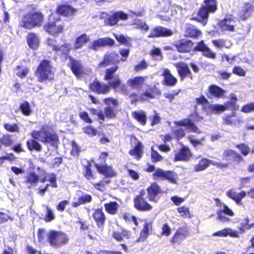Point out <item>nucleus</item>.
<instances>
[{
    "instance_id": "2f4dec72",
    "label": "nucleus",
    "mask_w": 254,
    "mask_h": 254,
    "mask_svg": "<svg viewBox=\"0 0 254 254\" xmlns=\"http://www.w3.org/2000/svg\"><path fill=\"white\" fill-rule=\"evenodd\" d=\"M176 47L179 52H189L191 49L192 43L190 41L182 42L177 44Z\"/></svg>"
},
{
    "instance_id": "c9c22d12",
    "label": "nucleus",
    "mask_w": 254,
    "mask_h": 254,
    "mask_svg": "<svg viewBox=\"0 0 254 254\" xmlns=\"http://www.w3.org/2000/svg\"><path fill=\"white\" fill-rule=\"evenodd\" d=\"M208 111L212 114H219L226 110V106L220 104H211L208 107Z\"/></svg>"
},
{
    "instance_id": "ddd939ff",
    "label": "nucleus",
    "mask_w": 254,
    "mask_h": 254,
    "mask_svg": "<svg viewBox=\"0 0 254 254\" xmlns=\"http://www.w3.org/2000/svg\"><path fill=\"white\" fill-rule=\"evenodd\" d=\"M174 65L177 69V71L182 80L186 77L189 76L192 78L191 73L188 64L184 62L174 63Z\"/></svg>"
},
{
    "instance_id": "9d476101",
    "label": "nucleus",
    "mask_w": 254,
    "mask_h": 254,
    "mask_svg": "<svg viewBox=\"0 0 254 254\" xmlns=\"http://www.w3.org/2000/svg\"><path fill=\"white\" fill-rule=\"evenodd\" d=\"M63 28V24L61 23L59 20L56 21H50L44 26L45 30L52 35H57L62 32Z\"/></svg>"
},
{
    "instance_id": "e2e57ef3",
    "label": "nucleus",
    "mask_w": 254,
    "mask_h": 254,
    "mask_svg": "<svg viewBox=\"0 0 254 254\" xmlns=\"http://www.w3.org/2000/svg\"><path fill=\"white\" fill-rule=\"evenodd\" d=\"M151 156L152 160L154 162L161 161L163 158L162 156L158 153V152L154 150L153 148H152Z\"/></svg>"
},
{
    "instance_id": "49530a36",
    "label": "nucleus",
    "mask_w": 254,
    "mask_h": 254,
    "mask_svg": "<svg viewBox=\"0 0 254 254\" xmlns=\"http://www.w3.org/2000/svg\"><path fill=\"white\" fill-rule=\"evenodd\" d=\"M47 181L50 182L52 187L56 188L57 187L56 176L55 175L51 174L49 176H46L43 178L41 179L40 180L41 183H45Z\"/></svg>"
},
{
    "instance_id": "f8f14e48",
    "label": "nucleus",
    "mask_w": 254,
    "mask_h": 254,
    "mask_svg": "<svg viewBox=\"0 0 254 254\" xmlns=\"http://www.w3.org/2000/svg\"><path fill=\"white\" fill-rule=\"evenodd\" d=\"M114 44L115 41L110 38H99L93 41L89 48L94 51H98L101 47L112 46Z\"/></svg>"
},
{
    "instance_id": "473e14b6",
    "label": "nucleus",
    "mask_w": 254,
    "mask_h": 254,
    "mask_svg": "<svg viewBox=\"0 0 254 254\" xmlns=\"http://www.w3.org/2000/svg\"><path fill=\"white\" fill-rule=\"evenodd\" d=\"M89 41V37L86 34H83L77 37L74 44V48L78 49L81 48L84 45L86 44Z\"/></svg>"
},
{
    "instance_id": "58836bf2",
    "label": "nucleus",
    "mask_w": 254,
    "mask_h": 254,
    "mask_svg": "<svg viewBox=\"0 0 254 254\" xmlns=\"http://www.w3.org/2000/svg\"><path fill=\"white\" fill-rule=\"evenodd\" d=\"M27 145L28 148L30 150H32L33 149L40 151L42 150V146L41 144L36 141V139L33 138L28 140L27 141Z\"/></svg>"
},
{
    "instance_id": "4be33fe9",
    "label": "nucleus",
    "mask_w": 254,
    "mask_h": 254,
    "mask_svg": "<svg viewBox=\"0 0 254 254\" xmlns=\"http://www.w3.org/2000/svg\"><path fill=\"white\" fill-rule=\"evenodd\" d=\"M191 156V154L190 149L188 147H183L180 149L179 152L175 154V161H186L189 160Z\"/></svg>"
},
{
    "instance_id": "b1692460",
    "label": "nucleus",
    "mask_w": 254,
    "mask_h": 254,
    "mask_svg": "<svg viewBox=\"0 0 254 254\" xmlns=\"http://www.w3.org/2000/svg\"><path fill=\"white\" fill-rule=\"evenodd\" d=\"M131 104H135L137 101H145L149 98H153V96L149 92H146L142 95H138L136 93L131 94L129 96Z\"/></svg>"
},
{
    "instance_id": "f704fd0d",
    "label": "nucleus",
    "mask_w": 254,
    "mask_h": 254,
    "mask_svg": "<svg viewBox=\"0 0 254 254\" xmlns=\"http://www.w3.org/2000/svg\"><path fill=\"white\" fill-rule=\"evenodd\" d=\"M91 200V195L85 194L79 197L77 201L73 202L72 203V205L73 207H76L84 203L90 202Z\"/></svg>"
},
{
    "instance_id": "8fccbe9b",
    "label": "nucleus",
    "mask_w": 254,
    "mask_h": 254,
    "mask_svg": "<svg viewBox=\"0 0 254 254\" xmlns=\"http://www.w3.org/2000/svg\"><path fill=\"white\" fill-rule=\"evenodd\" d=\"M20 109L23 114L25 116H29L31 113L32 111L30 108V104L27 101H25L20 105Z\"/></svg>"
},
{
    "instance_id": "5fc2aeb1",
    "label": "nucleus",
    "mask_w": 254,
    "mask_h": 254,
    "mask_svg": "<svg viewBox=\"0 0 254 254\" xmlns=\"http://www.w3.org/2000/svg\"><path fill=\"white\" fill-rule=\"evenodd\" d=\"M241 111L244 113L254 112V102L244 105L241 109Z\"/></svg>"
},
{
    "instance_id": "9b49d317",
    "label": "nucleus",
    "mask_w": 254,
    "mask_h": 254,
    "mask_svg": "<svg viewBox=\"0 0 254 254\" xmlns=\"http://www.w3.org/2000/svg\"><path fill=\"white\" fill-rule=\"evenodd\" d=\"M173 33V31L170 29L161 26H157L150 30L148 37H168L172 36Z\"/></svg>"
},
{
    "instance_id": "ea45409f",
    "label": "nucleus",
    "mask_w": 254,
    "mask_h": 254,
    "mask_svg": "<svg viewBox=\"0 0 254 254\" xmlns=\"http://www.w3.org/2000/svg\"><path fill=\"white\" fill-rule=\"evenodd\" d=\"M38 181L39 178L38 176L34 173H31L26 177V181L25 183L30 185L28 187L30 188L32 186L36 185Z\"/></svg>"
},
{
    "instance_id": "c756f323",
    "label": "nucleus",
    "mask_w": 254,
    "mask_h": 254,
    "mask_svg": "<svg viewBox=\"0 0 254 254\" xmlns=\"http://www.w3.org/2000/svg\"><path fill=\"white\" fill-rule=\"evenodd\" d=\"M104 207L106 212L112 215L116 214L119 208V204L116 201H110L104 204Z\"/></svg>"
},
{
    "instance_id": "de8ad7c7",
    "label": "nucleus",
    "mask_w": 254,
    "mask_h": 254,
    "mask_svg": "<svg viewBox=\"0 0 254 254\" xmlns=\"http://www.w3.org/2000/svg\"><path fill=\"white\" fill-rule=\"evenodd\" d=\"M133 25L135 26L136 28L144 30L145 32L147 31L149 29V27L145 22L140 20H135Z\"/></svg>"
},
{
    "instance_id": "a18cd8bd",
    "label": "nucleus",
    "mask_w": 254,
    "mask_h": 254,
    "mask_svg": "<svg viewBox=\"0 0 254 254\" xmlns=\"http://www.w3.org/2000/svg\"><path fill=\"white\" fill-rule=\"evenodd\" d=\"M178 179L177 174L173 172L167 171L165 179L168 180L170 182L176 184Z\"/></svg>"
},
{
    "instance_id": "f257e3e1",
    "label": "nucleus",
    "mask_w": 254,
    "mask_h": 254,
    "mask_svg": "<svg viewBox=\"0 0 254 254\" xmlns=\"http://www.w3.org/2000/svg\"><path fill=\"white\" fill-rule=\"evenodd\" d=\"M119 66L117 65L107 68L106 70L105 79L109 80V85L117 91L121 92L124 94H128V91L126 85L122 84L119 76L114 75V73L118 70Z\"/></svg>"
},
{
    "instance_id": "aec40b11",
    "label": "nucleus",
    "mask_w": 254,
    "mask_h": 254,
    "mask_svg": "<svg viewBox=\"0 0 254 254\" xmlns=\"http://www.w3.org/2000/svg\"><path fill=\"white\" fill-rule=\"evenodd\" d=\"M90 89L93 91L98 94H106L109 90V87L108 85L104 84H101L98 81L95 80L92 83L90 84Z\"/></svg>"
},
{
    "instance_id": "1a4fd4ad",
    "label": "nucleus",
    "mask_w": 254,
    "mask_h": 254,
    "mask_svg": "<svg viewBox=\"0 0 254 254\" xmlns=\"http://www.w3.org/2000/svg\"><path fill=\"white\" fill-rule=\"evenodd\" d=\"M120 62L119 57L116 53H106L103 60L98 64L99 68L105 67L110 64L118 63Z\"/></svg>"
},
{
    "instance_id": "412c9836",
    "label": "nucleus",
    "mask_w": 254,
    "mask_h": 254,
    "mask_svg": "<svg viewBox=\"0 0 254 254\" xmlns=\"http://www.w3.org/2000/svg\"><path fill=\"white\" fill-rule=\"evenodd\" d=\"M162 75L164 77V83L165 85L169 86H173L176 84L178 80L177 79L171 74L168 69H164Z\"/></svg>"
},
{
    "instance_id": "a19ab883",
    "label": "nucleus",
    "mask_w": 254,
    "mask_h": 254,
    "mask_svg": "<svg viewBox=\"0 0 254 254\" xmlns=\"http://www.w3.org/2000/svg\"><path fill=\"white\" fill-rule=\"evenodd\" d=\"M213 45L217 48L221 49L223 47L229 48L231 44L230 42L227 43V41L222 39L214 40H212Z\"/></svg>"
},
{
    "instance_id": "603ef678",
    "label": "nucleus",
    "mask_w": 254,
    "mask_h": 254,
    "mask_svg": "<svg viewBox=\"0 0 254 254\" xmlns=\"http://www.w3.org/2000/svg\"><path fill=\"white\" fill-rule=\"evenodd\" d=\"M84 132L90 136L97 135L99 134L97 130L91 126H87L83 128Z\"/></svg>"
},
{
    "instance_id": "0e129e2a",
    "label": "nucleus",
    "mask_w": 254,
    "mask_h": 254,
    "mask_svg": "<svg viewBox=\"0 0 254 254\" xmlns=\"http://www.w3.org/2000/svg\"><path fill=\"white\" fill-rule=\"evenodd\" d=\"M166 171L161 169L157 168L153 174V176L154 177H156L161 179H165Z\"/></svg>"
},
{
    "instance_id": "20e7f679",
    "label": "nucleus",
    "mask_w": 254,
    "mask_h": 254,
    "mask_svg": "<svg viewBox=\"0 0 254 254\" xmlns=\"http://www.w3.org/2000/svg\"><path fill=\"white\" fill-rule=\"evenodd\" d=\"M217 9L216 0H205L204 4L202 5L198 12L197 20L205 25L207 21L209 13L214 12Z\"/></svg>"
},
{
    "instance_id": "cd10ccee",
    "label": "nucleus",
    "mask_w": 254,
    "mask_h": 254,
    "mask_svg": "<svg viewBox=\"0 0 254 254\" xmlns=\"http://www.w3.org/2000/svg\"><path fill=\"white\" fill-rule=\"evenodd\" d=\"M27 43L30 48L35 49L38 48L39 44V39L35 33H30L27 38Z\"/></svg>"
},
{
    "instance_id": "774afa93",
    "label": "nucleus",
    "mask_w": 254,
    "mask_h": 254,
    "mask_svg": "<svg viewBox=\"0 0 254 254\" xmlns=\"http://www.w3.org/2000/svg\"><path fill=\"white\" fill-rule=\"evenodd\" d=\"M11 142L12 141L9 135H4L0 139V143L5 145H9L11 144Z\"/></svg>"
},
{
    "instance_id": "f03ea898",
    "label": "nucleus",
    "mask_w": 254,
    "mask_h": 254,
    "mask_svg": "<svg viewBox=\"0 0 254 254\" xmlns=\"http://www.w3.org/2000/svg\"><path fill=\"white\" fill-rule=\"evenodd\" d=\"M44 15L40 12H30L24 15L19 21V26L24 28L31 29L42 26Z\"/></svg>"
},
{
    "instance_id": "4d7b16f0",
    "label": "nucleus",
    "mask_w": 254,
    "mask_h": 254,
    "mask_svg": "<svg viewBox=\"0 0 254 254\" xmlns=\"http://www.w3.org/2000/svg\"><path fill=\"white\" fill-rule=\"evenodd\" d=\"M236 117V113H233L232 115L223 118V121L226 125L235 124L236 120L234 119Z\"/></svg>"
},
{
    "instance_id": "69168bd1",
    "label": "nucleus",
    "mask_w": 254,
    "mask_h": 254,
    "mask_svg": "<svg viewBox=\"0 0 254 254\" xmlns=\"http://www.w3.org/2000/svg\"><path fill=\"white\" fill-rule=\"evenodd\" d=\"M147 66L148 64L146 63V62L142 61L135 66L134 70L136 71H139L147 68Z\"/></svg>"
},
{
    "instance_id": "c03bdc74",
    "label": "nucleus",
    "mask_w": 254,
    "mask_h": 254,
    "mask_svg": "<svg viewBox=\"0 0 254 254\" xmlns=\"http://www.w3.org/2000/svg\"><path fill=\"white\" fill-rule=\"evenodd\" d=\"M201 34L200 31L195 29L193 27H189L186 30V35L187 36L193 38H196Z\"/></svg>"
},
{
    "instance_id": "09e8293b",
    "label": "nucleus",
    "mask_w": 254,
    "mask_h": 254,
    "mask_svg": "<svg viewBox=\"0 0 254 254\" xmlns=\"http://www.w3.org/2000/svg\"><path fill=\"white\" fill-rule=\"evenodd\" d=\"M254 11L253 6L249 4L246 3L244 7V14L243 15V19H246L248 18Z\"/></svg>"
},
{
    "instance_id": "0eeeda50",
    "label": "nucleus",
    "mask_w": 254,
    "mask_h": 254,
    "mask_svg": "<svg viewBox=\"0 0 254 254\" xmlns=\"http://www.w3.org/2000/svg\"><path fill=\"white\" fill-rule=\"evenodd\" d=\"M164 6L162 8V12L165 13V15L161 14L160 16L161 18L163 20L168 21L170 19L172 16H175L178 14H181L182 7L181 6L173 4L171 6L169 2L166 1L164 2Z\"/></svg>"
},
{
    "instance_id": "dca6fc26",
    "label": "nucleus",
    "mask_w": 254,
    "mask_h": 254,
    "mask_svg": "<svg viewBox=\"0 0 254 254\" xmlns=\"http://www.w3.org/2000/svg\"><path fill=\"white\" fill-rule=\"evenodd\" d=\"M174 123L178 126L185 127L187 130L189 132H193L197 133L201 132L197 127L189 119H184L179 122L175 121Z\"/></svg>"
},
{
    "instance_id": "7ed1b4c3",
    "label": "nucleus",
    "mask_w": 254,
    "mask_h": 254,
    "mask_svg": "<svg viewBox=\"0 0 254 254\" xmlns=\"http://www.w3.org/2000/svg\"><path fill=\"white\" fill-rule=\"evenodd\" d=\"M54 68L52 66L51 62L48 60H43L40 64L35 72L37 80L40 82H44L48 80H51L54 78Z\"/></svg>"
},
{
    "instance_id": "4468645a",
    "label": "nucleus",
    "mask_w": 254,
    "mask_h": 254,
    "mask_svg": "<svg viewBox=\"0 0 254 254\" xmlns=\"http://www.w3.org/2000/svg\"><path fill=\"white\" fill-rule=\"evenodd\" d=\"M47 45L49 49H51L56 52L60 51L64 54H68L70 50V47L68 44H64L59 46L57 44L56 41L52 39L47 40Z\"/></svg>"
},
{
    "instance_id": "39448f33",
    "label": "nucleus",
    "mask_w": 254,
    "mask_h": 254,
    "mask_svg": "<svg viewBox=\"0 0 254 254\" xmlns=\"http://www.w3.org/2000/svg\"><path fill=\"white\" fill-rule=\"evenodd\" d=\"M31 135L34 139L52 145H55L58 141V136L55 133L47 131L44 127L41 130L33 131L31 133Z\"/></svg>"
},
{
    "instance_id": "393cba45",
    "label": "nucleus",
    "mask_w": 254,
    "mask_h": 254,
    "mask_svg": "<svg viewBox=\"0 0 254 254\" xmlns=\"http://www.w3.org/2000/svg\"><path fill=\"white\" fill-rule=\"evenodd\" d=\"M77 9L68 5H63L58 7L57 11L59 13L66 16L73 15L77 12Z\"/></svg>"
},
{
    "instance_id": "f3484780",
    "label": "nucleus",
    "mask_w": 254,
    "mask_h": 254,
    "mask_svg": "<svg viewBox=\"0 0 254 254\" xmlns=\"http://www.w3.org/2000/svg\"><path fill=\"white\" fill-rule=\"evenodd\" d=\"M235 21L232 16H228L220 21L219 26L222 30L233 31L234 30Z\"/></svg>"
},
{
    "instance_id": "7c9ffc66",
    "label": "nucleus",
    "mask_w": 254,
    "mask_h": 254,
    "mask_svg": "<svg viewBox=\"0 0 254 254\" xmlns=\"http://www.w3.org/2000/svg\"><path fill=\"white\" fill-rule=\"evenodd\" d=\"M210 94L216 98H222L226 93V91L216 85H211L209 88Z\"/></svg>"
},
{
    "instance_id": "13d9d810",
    "label": "nucleus",
    "mask_w": 254,
    "mask_h": 254,
    "mask_svg": "<svg viewBox=\"0 0 254 254\" xmlns=\"http://www.w3.org/2000/svg\"><path fill=\"white\" fill-rule=\"evenodd\" d=\"M104 114L107 118H113L116 116V111L113 108L108 107L105 109Z\"/></svg>"
},
{
    "instance_id": "72a5a7b5",
    "label": "nucleus",
    "mask_w": 254,
    "mask_h": 254,
    "mask_svg": "<svg viewBox=\"0 0 254 254\" xmlns=\"http://www.w3.org/2000/svg\"><path fill=\"white\" fill-rule=\"evenodd\" d=\"M187 234L188 232L186 229L182 228L178 229L172 238V242L176 243L184 239Z\"/></svg>"
},
{
    "instance_id": "338daca9",
    "label": "nucleus",
    "mask_w": 254,
    "mask_h": 254,
    "mask_svg": "<svg viewBox=\"0 0 254 254\" xmlns=\"http://www.w3.org/2000/svg\"><path fill=\"white\" fill-rule=\"evenodd\" d=\"M109 182V181H101L98 183L94 184L93 186L96 189L103 191L105 189V184H108Z\"/></svg>"
},
{
    "instance_id": "4c0bfd02",
    "label": "nucleus",
    "mask_w": 254,
    "mask_h": 254,
    "mask_svg": "<svg viewBox=\"0 0 254 254\" xmlns=\"http://www.w3.org/2000/svg\"><path fill=\"white\" fill-rule=\"evenodd\" d=\"M133 117L142 125H145L146 122V116L144 112L140 111L133 112L132 113Z\"/></svg>"
},
{
    "instance_id": "423d86ee",
    "label": "nucleus",
    "mask_w": 254,
    "mask_h": 254,
    "mask_svg": "<svg viewBox=\"0 0 254 254\" xmlns=\"http://www.w3.org/2000/svg\"><path fill=\"white\" fill-rule=\"evenodd\" d=\"M48 242L51 246L58 247L65 244L68 241L66 235L60 231L50 230L47 234Z\"/></svg>"
},
{
    "instance_id": "6e6d98bb",
    "label": "nucleus",
    "mask_w": 254,
    "mask_h": 254,
    "mask_svg": "<svg viewBox=\"0 0 254 254\" xmlns=\"http://www.w3.org/2000/svg\"><path fill=\"white\" fill-rule=\"evenodd\" d=\"M236 147L240 150L241 152L244 156H247L250 151L249 147L245 144L242 143L237 144L236 145Z\"/></svg>"
},
{
    "instance_id": "2eb2a0df",
    "label": "nucleus",
    "mask_w": 254,
    "mask_h": 254,
    "mask_svg": "<svg viewBox=\"0 0 254 254\" xmlns=\"http://www.w3.org/2000/svg\"><path fill=\"white\" fill-rule=\"evenodd\" d=\"M70 68L73 72L76 75L79 76L81 73H88L91 71L90 69H88L87 72L84 71L82 64L79 61L73 60L71 57H69Z\"/></svg>"
},
{
    "instance_id": "052dcab7",
    "label": "nucleus",
    "mask_w": 254,
    "mask_h": 254,
    "mask_svg": "<svg viewBox=\"0 0 254 254\" xmlns=\"http://www.w3.org/2000/svg\"><path fill=\"white\" fill-rule=\"evenodd\" d=\"M178 211L183 217H190V213L188 207L186 206L178 207Z\"/></svg>"
},
{
    "instance_id": "6ab92c4d",
    "label": "nucleus",
    "mask_w": 254,
    "mask_h": 254,
    "mask_svg": "<svg viewBox=\"0 0 254 254\" xmlns=\"http://www.w3.org/2000/svg\"><path fill=\"white\" fill-rule=\"evenodd\" d=\"M127 85L132 89L139 90L145 83V78L142 76H137L129 79L127 81Z\"/></svg>"
},
{
    "instance_id": "79ce46f5",
    "label": "nucleus",
    "mask_w": 254,
    "mask_h": 254,
    "mask_svg": "<svg viewBox=\"0 0 254 254\" xmlns=\"http://www.w3.org/2000/svg\"><path fill=\"white\" fill-rule=\"evenodd\" d=\"M142 145L141 143L138 142L133 149L130 150L129 154L131 156H134L137 159H139L142 153Z\"/></svg>"
},
{
    "instance_id": "e433bc0d",
    "label": "nucleus",
    "mask_w": 254,
    "mask_h": 254,
    "mask_svg": "<svg viewBox=\"0 0 254 254\" xmlns=\"http://www.w3.org/2000/svg\"><path fill=\"white\" fill-rule=\"evenodd\" d=\"M98 170L101 173L108 177H112L115 175V172L109 166H99L98 167Z\"/></svg>"
},
{
    "instance_id": "a211bd4d",
    "label": "nucleus",
    "mask_w": 254,
    "mask_h": 254,
    "mask_svg": "<svg viewBox=\"0 0 254 254\" xmlns=\"http://www.w3.org/2000/svg\"><path fill=\"white\" fill-rule=\"evenodd\" d=\"M92 216L99 228H103L106 220V215L101 209H97L94 210Z\"/></svg>"
},
{
    "instance_id": "bf43d9fd",
    "label": "nucleus",
    "mask_w": 254,
    "mask_h": 254,
    "mask_svg": "<svg viewBox=\"0 0 254 254\" xmlns=\"http://www.w3.org/2000/svg\"><path fill=\"white\" fill-rule=\"evenodd\" d=\"M114 35L116 40L121 44L126 45L128 44L130 40L129 38H126L123 35L115 34Z\"/></svg>"
},
{
    "instance_id": "c85d7f7f",
    "label": "nucleus",
    "mask_w": 254,
    "mask_h": 254,
    "mask_svg": "<svg viewBox=\"0 0 254 254\" xmlns=\"http://www.w3.org/2000/svg\"><path fill=\"white\" fill-rule=\"evenodd\" d=\"M213 161L206 158H202L199 163L194 165V169L195 172L202 171L205 170L210 164H212Z\"/></svg>"
},
{
    "instance_id": "37998d69",
    "label": "nucleus",
    "mask_w": 254,
    "mask_h": 254,
    "mask_svg": "<svg viewBox=\"0 0 254 254\" xmlns=\"http://www.w3.org/2000/svg\"><path fill=\"white\" fill-rule=\"evenodd\" d=\"M29 69L26 67L18 66L16 69V75L21 78H24L28 74Z\"/></svg>"
},
{
    "instance_id": "5701e85b",
    "label": "nucleus",
    "mask_w": 254,
    "mask_h": 254,
    "mask_svg": "<svg viewBox=\"0 0 254 254\" xmlns=\"http://www.w3.org/2000/svg\"><path fill=\"white\" fill-rule=\"evenodd\" d=\"M127 18V14L121 11H118L109 17L108 23L110 25H114L117 24L120 19L125 20Z\"/></svg>"
},
{
    "instance_id": "a878e982",
    "label": "nucleus",
    "mask_w": 254,
    "mask_h": 254,
    "mask_svg": "<svg viewBox=\"0 0 254 254\" xmlns=\"http://www.w3.org/2000/svg\"><path fill=\"white\" fill-rule=\"evenodd\" d=\"M161 189L156 183H153L147 189V192L150 200H155V197L161 193Z\"/></svg>"
},
{
    "instance_id": "3c124183",
    "label": "nucleus",
    "mask_w": 254,
    "mask_h": 254,
    "mask_svg": "<svg viewBox=\"0 0 254 254\" xmlns=\"http://www.w3.org/2000/svg\"><path fill=\"white\" fill-rule=\"evenodd\" d=\"M235 152L232 149L225 150L223 153V159L226 161L232 160Z\"/></svg>"
},
{
    "instance_id": "680f3d73",
    "label": "nucleus",
    "mask_w": 254,
    "mask_h": 254,
    "mask_svg": "<svg viewBox=\"0 0 254 254\" xmlns=\"http://www.w3.org/2000/svg\"><path fill=\"white\" fill-rule=\"evenodd\" d=\"M202 54L204 56L211 59H215L216 57V54L213 52L210 49L207 47L203 52Z\"/></svg>"
},
{
    "instance_id": "bb28decb",
    "label": "nucleus",
    "mask_w": 254,
    "mask_h": 254,
    "mask_svg": "<svg viewBox=\"0 0 254 254\" xmlns=\"http://www.w3.org/2000/svg\"><path fill=\"white\" fill-rule=\"evenodd\" d=\"M212 235L213 236L222 237H226L228 236H230L232 237L237 238L238 237V234L237 232L233 231L230 228H225L222 230L219 231L217 232L214 233Z\"/></svg>"
},
{
    "instance_id": "864d4df0",
    "label": "nucleus",
    "mask_w": 254,
    "mask_h": 254,
    "mask_svg": "<svg viewBox=\"0 0 254 254\" xmlns=\"http://www.w3.org/2000/svg\"><path fill=\"white\" fill-rule=\"evenodd\" d=\"M4 128L9 132H18L19 131V127L17 125L15 124H5L4 125Z\"/></svg>"
},
{
    "instance_id": "6e6552de",
    "label": "nucleus",
    "mask_w": 254,
    "mask_h": 254,
    "mask_svg": "<svg viewBox=\"0 0 254 254\" xmlns=\"http://www.w3.org/2000/svg\"><path fill=\"white\" fill-rule=\"evenodd\" d=\"M145 192L144 190H141L139 195H137L133 199L134 206L138 210L141 211H147L150 210L152 207L145 199L144 197Z\"/></svg>"
}]
</instances>
